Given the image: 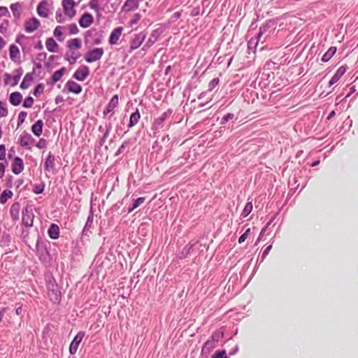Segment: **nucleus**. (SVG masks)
Here are the masks:
<instances>
[{
  "instance_id": "obj_1",
  "label": "nucleus",
  "mask_w": 358,
  "mask_h": 358,
  "mask_svg": "<svg viewBox=\"0 0 358 358\" xmlns=\"http://www.w3.org/2000/svg\"><path fill=\"white\" fill-rule=\"evenodd\" d=\"M62 5L64 15L69 20L73 18L76 15V2L74 0H62Z\"/></svg>"
},
{
  "instance_id": "obj_2",
  "label": "nucleus",
  "mask_w": 358,
  "mask_h": 358,
  "mask_svg": "<svg viewBox=\"0 0 358 358\" xmlns=\"http://www.w3.org/2000/svg\"><path fill=\"white\" fill-rule=\"evenodd\" d=\"M52 4L48 0L41 1L37 6L36 12L37 14L43 18L49 17L52 13Z\"/></svg>"
},
{
  "instance_id": "obj_3",
  "label": "nucleus",
  "mask_w": 358,
  "mask_h": 358,
  "mask_svg": "<svg viewBox=\"0 0 358 358\" xmlns=\"http://www.w3.org/2000/svg\"><path fill=\"white\" fill-rule=\"evenodd\" d=\"M104 53L103 49L101 48H96L87 51L85 56V59L88 63H92L99 60Z\"/></svg>"
},
{
  "instance_id": "obj_4",
  "label": "nucleus",
  "mask_w": 358,
  "mask_h": 358,
  "mask_svg": "<svg viewBox=\"0 0 358 358\" xmlns=\"http://www.w3.org/2000/svg\"><path fill=\"white\" fill-rule=\"evenodd\" d=\"M23 73L22 69H18L15 71V75L11 76L10 74L6 73L4 74V83L6 85H10L13 87L17 85L20 80V78Z\"/></svg>"
},
{
  "instance_id": "obj_5",
  "label": "nucleus",
  "mask_w": 358,
  "mask_h": 358,
  "mask_svg": "<svg viewBox=\"0 0 358 358\" xmlns=\"http://www.w3.org/2000/svg\"><path fill=\"white\" fill-rule=\"evenodd\" d=\"M40 26H41V22L36 17H32V18L28 19L24 23V31L29 34L32 33V32L35 31L36 30H37Z\"/></svg>"
},
{
  "instance_id": "obj_6",
  "label": "nucleus",
  "mask_w": 358,
  "mask_h": 358,
  "mask_svg": "<svg viewBox=\"0 0 358 358\" xmlns=\"http://www.w3.org/2000/svg\"><path fill=\"white\" fill-rule=\"evenodd\" d=\"M85 336V332L84 331H79L76 336L74 337L73 340L70 344L69 346V352L71 355H74L76 353L78 348L83 339Z\"/></svg>"
},
{
  "instance_id": "obj_7",
  "label": "nucleus",
  "mask_w": 358,
  "mask_h": 358,
  "mask_svg": "<svg viewBox=\"0 0 358 358\" xmlns=\"http://www.w3.org/2000/svg\"><path fill=\"white\" fill-rule=\"evenodd\" d=\"M90 75V69L85 65L80 66L74 73L73 77L78 80H85Z\"/></svg>"
},
{
  "instance_id": "obj_8",
  "label": "nucleus",
  "mask_w": 358,
  "mask_h": 358,
  "mask_svg": "<svg viewBox=\"0 0 358 358\" xmlns=\"http://www.w3.org/2000/svg\"><path fill=\"white\" fill-rule=\"evenodd\" d=\"M34 213L31 209L26 208L22 211V222L26 227H31L34 222Z\"/></svg>"
},
{
  "instance_id": "obj_9",
  "label": "nucleus",
  "mask_w": 358,
  "mask_h": 358,
  "mask_svg": "<svg viewBox=\"0 0 358 358\" xmlns=\"http://www.w3.org/2000/svg\"><path fill=\"white\" fill-rule=\"evenodd\" d=\"M145 38V36L142 33L135 35L134 38L130 41L129 52H131L138 48L144 41Z\"/></svg>"
},
{
  "instance_id": "obj_10",
  "label": "nucleus",
  "mask_w": 358,
  "mask_h": 358,
  "mask_svg": "<svg viewBox=\"0 0 358 358\" xmlns=\"http://www.w3.org/2000/svg\"><path fill=\"white\" fill-rule=\"evenodd\" d=\"M11 169L14 174L21 173L24 170L23 160L19 157H15L11 164Z\"/></svg>"
},
{
  "instance_id": "obj_11",
  "label": "nucleus",
  "mask_w": 358,
  "mask_h": 358,
  "mask_svg": "<svg viewBox=\"0 0 358 358\" xmlns=\"http://www.w3.org/2000/svg\"><path fill=\"white\" fill-rule=\"evenodd\" d=\"M94 22V17L92 14L89 13H83L78 22L82 28L86 29L89 27Z\"/></svg>"
},
{
  "instance_id": "obj_12",
  "label": "nucleus",
  "mask_w": 358,
  "mask_h": 358,
  "mask_svg": "<svg viewBox=\"0 0 358 358\" xmlns=\"http://www.w3.org/2000/svg\"><path fill=\"white\" fill-rule=\"evenodd\" d=\"M9 55L10 59L15 62V63H20L21 62V55H20V51L19 48L12 44L9 47Z\"/></svg>"
},
{
  "instance_id": "obj_13",
  "label": "nucleus",
  "mask_w": 358,
  "mask_h": 358,
  "mask_svg": "<svg viewBox=\"0 0 358 358\" xmlns=\"http://www.w3.org/2000/svg\"><path fill=\"white\" fill-rule=\"evenodd\" d=\"M123 31V27H119L113 30L110 33L108 42L110 45H116Z\"/></svg>"
},
{
  "instance_id": "obj_14",
  "label": "nucleus",
  "mask_w": 358,
  "mask_h": 358,
  "mask_svg": "<svg viewBox=\"0 0 358 358\" xmlns=\"http://www.w3.org/2000/svg\"><path fill=\"white\" fill-rule=\"evenodd\" d=\"M262 35L263 31H262V28H260L258 34L255 37L250 38L248 41V48L249 50H251L252 52H255L259 41H260Z\"/></svg>"
},
{
  "instance_id": "obj_15",
  "label": "nucleus",
  "mask_w": 358,
  "mask_h": 358,
  "mask_svg": "<svg viewBox=\"0 0 358 358\" xmlns=\"http://www.w3.org/2000/svg\"><path fill=\"white\" fill-rule=\"evenodd\" d=\"M119 102L118 95H114L110 102L106 106V108L103 110V114L106 115L109 113H111L114 110V109L117 106Z\"/></svg>"
},
{
  "instance_id": "obj_16",
  "label": "nucleus",
  "mask_w": 358,
  "mask_h": 358,
  "mask_svg": "<svg viewBox=\"0 0 358 358\" xmlns=\"http://www.w3.org/2000/svg\"><path fill=\"white\" fill-rule=\"evenodd\" d=\"M139 6V0H126L123 6L122 10L124 12H130L137 9Z\"/></svg>"
},
{
  "instance_id": "obj_17",
  "label": "nucleus",
  "mask_w": 358,
  "mask_h": 358,
  "mask_svg": "<svg viewBox=\"0 0 358 358\" xmlns=\"http://www.w3.org/2000/svg\"><path fill=\"white\" fill-rule=\"evenodd\" d=\"M66 86L69 92L76 94H80L83 90L82 87L79 84L73 80H69L66 83Z\"/></svg>"
},
{
  "instance_id": "obj_18",
  "label": "nucleus",
  "mask_w": 358,
  "mask_h": 358,
  "mask_svg": "<svg viewBox=\"0 0 358 358\" xmlns=\"http://www.w3.org/2000/svg\"><path fill=\"white\" fill-rule=\"evenodd\" d=\"M45 47L50 52H57L59 50V45L52 38L46 39Z\"/></svg>"
},
{
  "instance_id": "obj_19",
  "label": "nucleus",
  "mask_w": 358,
  "mask_h": 358,
  "mask_svg": "<svg viewBox=\"0 0 358 358\" xmlns=\"http://www.w3.org/2000/svg\"><path fill=\"white\" fill-rule=\"evenodd\" d=\"M345 71H346V69L345 66L339 67L337 69L336 73L334 75V76L329 80V85L331 86L334 84H335L336 83H337L340 80L341 76L345 73Z\"/></svg>"
},
{
  "instance_id": "obj_20",
  "label": "nucleus",
  "mask_w": 358,
  "mask_h": 358,
  "mask_svg": "<svg viewBox=\"0 0 358 358\" xmlns=\"http://www.w3.org/2000/svg\"><path fill=\"white\" fill-rule=\"evenodd\" d=\"M48 234L52 239H57L59 236V228L58 225L56 224H51L48 230Z\"/></svg>"
},
{
  "instance_id": "obj_21",
  "label": "nucleus",
  "mask_w": 358,
  "mask_h": 358,
  "mask_svg": "<svg viewBox=\"0 0 358 358\" xmlns=\"http://www.w3.org/2000/svg\"><path fill=\"white\" fill-rule=\"evenodd\" d=\"M66 46L69 50H79L82 46V43L79 38H73L67 41Z\"/></svg>"
},
{
  "instance_id": "obj_22",
  "label": "nucleus",
  "mask_w": 358,
  "mask_h": 358,
  "mask_svg": "<svg viewBox=\"0 0 358 358\" xmlns=\"http://www.w3.org/2000/svg\"><path fill=\"white\" fill-rule=\"evenodd\" d=\"M43 122L41 120H37L31 127V131L36 136H40L43 132Z\"/></svg>"
},
{
  "instance_id": "obj_23",
  "label": "nucleus",
  "mask_w": 358,
  "mask_h": 358,
  "mask_svg": "<svg viewBox=\"0 0 358 358\" xmlns=\"http://www.w3.org/2000/svg\"><path fill=\"white\" fill-rule=\"evenodd\" d=\"M22 96L18 92H15L10 94L9 101L10 103L15 106H18L22 102Z\"/></svg>"
},
{
  "instance_id": "obj_24",
  "label": "nucleus",
  "mask_w": 358,
  "mask_h": 358,
  "mask_svg": "<svg viewBox=\"0 0 358 358\" xmlns=\"http://www.w3.org/2000/svg\"><path fill=\"white\" fill-rule=\"evenodd\" d=\"M44 167L48 171H52L55 169V157L50 152H49L45 159Z\"/></svg>"
},
{
  "instance_id": "obj_25",
  "label": "nucleus",
  "mask_w": 358,
  "mask_h": 358,
  "mask_svg": "<svg viewBox=\"0 0 358 358\" xmlns=\"http://www.w3.org/2000/svg\"><path fill=\"white\" fill-rule=\"evenodd\" d=\"M33 76L31 73H27L23 80H22V82L21 83V85H20V88L22 89V90H25V89H27L30 87L32 81H33Z\"/></svg>"
},
{
  "instance_id": "obj_26",
  "label": "nucleus",
  "mask_w": 358,
  "mask_h": 358,
  "mask_svg": "<svg viewBox=\"0 0 358 358\" xmlns=\"http://www.w3.org/2000/svg\"><path fill=\"white\" fill-rule=\"evenodd\" d=\"M66 29L65 27L63 26H57L54 31H53V35L55 38H57V40L60 42L64 41V38L63 37L64 31Z\"/></svg>"
},
{
  "instance_id": "obj_27",
  "label": "nucleus",
  "mask_w": 358,
  "mask_h": 358,
  "mask_svg": "<svg viewBox=\"0 0 358 358\" xmlns=\"http://www.w3.org/2000/svg\"><path fill=\"white\" fill-rule=\"evenodd\" d=\"M48 294L53 303H58L60 301V292L57 289H49Z\"/></svg>"
},
{
  "instance_id": "obj_28",
  "label": "nucleus",
  "mask_w": 358,
  "mask_h": 358,
  "mask_svg": "<svg viewBox=\"0 0 358 358\" xmlns=\"http://www.w3.org/2000/svg\"><path fill=\"white\" fill-rule=\"evenodd\" d=\"M140 118L141 115L138 110L137 109L134 113H133L131 115L128 127L131 128L135 126L138 122Z\"/></svg>"
},
{
  "instance_id": "obj_29",
  "label": "nucleus",
  "mask_w": 358,
  "mask_h": 358,
  "mask_svg": "<svg viewBox=\"0 0 358 358\" xmlns=\"http://www.w3.org/2000/svg\"><path fill=\"white\" fill-rule=\"evenodd\" d=\"M336 47H330L329 50L323 55L322 57V61L323 62H328L336 53Z\"/></svg>"
},
{
  "instance_id": "obj_30",
  "label": "nucleus",
  "mask_w": 358,
  "mask_h": 358,
  "mask_svg": "<svg viewBox=\"0 0 358 358\" xmlns=\"http://www.w3.org/2000/svg\"><path fill=\"white\" fill-rule=\"evenodd\" d=\"M66 71V69L64 67L60 69L58 71H56L52 76V80L53 83H57V81H59L62 78V77L64 75Z\"/></svg>"
},
{
  "instance_id": "obj_31",
  "label": "nucleus",
  "mask_w": 358,
  "mask_h": 358,
  "mask_svg": "<svg viewBox=\"0 0 358 358\" xmlns=\"http://www.w3.org/2000/svg\"><path fill=\"white\" fill-rule=\"evenodd\" d=\"M13 195V194L10 190H4L0 195V203L4 204Z\"/></svg>"
},
{
  "instance_id": "obj_32",
  "label": "nucleus",
  "mask_w": 358,
  "mask_h": 358,
  "mask_svg": "<svg viewBox=\"0 0 358 358\" xmlns=\"http://www.w3.org/2000/svg\"><path fill=\"white\" fill-rule=\"evenodd\" d=\"M252 210V201H249L246 203L245 206V208H243L241 216L243 217H246Z\"/></svg>"
},
{
  "instance_id": "obj_33",
  "label": "nucleus",
  "mask_w": 358,
  "mask_h": 358,
  "mask_svg": "<svg viewBox=\"0 0 358 358\" xmlns=\"http://www.w3.org/2000/svg\"><path fill=\"white\" fill-rule=\"evenodd\" d=\"M145 200V197H139L137 199L134 201L133 206L131 208L129 209V213L132 212L134 209L138 208L140 205L144 203Z\"/></svg>"
},
{
  "instance_id": "obj_34",
  "label": "nucleus",
  "mask_w": 358,
  "mask_h": 358,
  "mask_svg": "<svg viewBox=\"0 0 358 358\" xmlns=\"http://www.w3.org/2000/svg\"><path fill=\"white\" fill-rule=\"evenodd\" d=\"M89 6L96 13H99L100 10V5L99 0H90L89 1Z\"/></svg>"
},
{
  "instance_id": "obj_35",
  "label": "nucleus",
  "mask_w": 358,
  "mask_h": 358,
  "mask_svg": "<svg viewBox=\"0 0 358 358\" xmlns=\"http://www.w3.org/2000/svg\"><path fill=\"white\" fill-rule=\"evenodd\" d=\"M65 27L68 29L69 34L71 35L77 34L79 31V29L75 23L70 24Z\"/></svg>"
},
{
  "instance_id": "obj_36",
  "label": "nucleus",
  "mask_w": 358,
  "mask_h": 358,
  "mask_svg": "<svg viewBox=\"0 0 358 358\" xmlns=\"http://www.w3.org/2000/svg\"><path fill=\"white\" fill-rule=\"evenodd\" d=\"M31 138V137L29 134H25L24 136H22L20 141V145L22 146L29 145L30 144Z\"/></svg>"
},
{
  "instance_id": "obj_37",
  "label": "nucleus",
  "mask_w": 358,
  "mask_h": 358,
  "mask_svg": "<svg viewBox=\"0 0 358 358\" xmlns=\"http://www.w3.org/2000/svg\"><path fill=\"white\" fill-rule=\"evenodd\" d=\"M10 10H12L14 16L20 15V9L21 8V5L19 3H12L10 6Z\"/></svg>"
},
{
  "instance_id": "obj_38",
  "label": "nucleus",
  "mask_w": 358,
  "mask_h": 358,
  "mask_svg": "<svg viewBox=\"0 0 358 358\" xmlns=\"http://www.w3.org/2000/svg\"><path fill=\"white\" fill-rule=\"evenodd\" d=\"M45 184H35L33 187V192L36 194H41L44 191Z\"/></svg>"
},
{
  "instance_id": "obj_39",
  "label": "nucleus",
  "mask_w": 358,
  "mask_h": 358,
  "mask_svg": "<svg viewBox=\"0 0 358 358\" xmlns=\"http://www.w3.org/2000/svg\"><path fill=\"white\" fill-rule=\"evenodd\" d=\"M19 208L20 206L17 203L13 204L10 208V214L13 216L15 219H17L18 217Z\"/></svg>"
},
{
  "instance_id": "obj_40",
  "label": "nucleus",
  "mask_w": 358,
  "mask_h": 358,
  "mask_svg": "<svg viewBox=\"0 0 358 358\" xmlns=\"http://www.w3.org/2000/svg\"><path fill=\"white\" fill-rule=\"evenodd\" d=\"M219 82H220V80L218 78H213L209 83H208V90L211 91L213 90V89H215L217 85L219 84Z\"/></svg>"
},
{
  "instance_id": "obj_41",
  "label": "nucleus",
  "mask_w": 358,
  "mask_h": 358,
  "mask_svg": "<svg viewBox=\"0 0 358 358\" xmlns=\"http://www.w3.org/2000/svg\"><path fill=\"white\" fill-rule=\"evenodd\" d=\"M8 115V109L6 105L0 101V117H4Z\"/></svg>"
},
{
  "instance_id": "obj_42",
  "label": "nucleus",
  "mask_w": 358,
  "mask_h": 358,
  "mask_svg": "<svg viewBox=\"0 0 358 358\" xmlns=\"http://www.w3.org/2000/svg\"><path fill=\"white\" fill-rule=\"evenodd\" d=\"M34 101V99L31 96H28L24 101L23 106L24 108H29L32 107Z\"/></svg>"
},
{
  "instance_id": "obj_43",
  "label": "nucleus",
  "mask_w": 358,
  "mask_h": 358,
  "mask_svg": "<svg viewBox=\"0 0 358 358\" xmlns=\"http://www.w3.org/2000/svg\"><path fill=\"white\" fill-rule=\"evenodd\" d=\"M64 14L63 15L61 12H57L55 15V20L57 23H64L66 21Z\"/></svg>"
},
{
  "instance_id": "obj_44",
  "label": "nucleus",
  "mask_w": 358,
  "mask_h": 358,
  "mask_svg": "<svg viewBox=\"0 0 358 358\" xmlns=\"http://www.w3.org/2000/svg\"><path fill=\"white\" fill-rule=\"evenodd\" d=\"M250 234V229H248L238 238V243H243Z\"/></svg>"
},
{
  "instance_id": "obj_45",
  "label": "nucleus",
  "mask_w": 358,
  "mask_h": 358,
  "mask_svg": "<svg viewBox=\"0 0 358 358\" xmlns=\"http://www.w3.org/2000/svg\"><path fill=\"white\" fill-rule=\"evenodd\" d=\"M10 13L7 7L0 6V17L9 16Z\"/></svg>"
},
{
  "instance_id": "obj_46",
  "label": "nucleus",
  "mask_w": 358,
  "mask_h": 358,
  "mask_svg": "<svg viewBox=\"0 0 358 358\" xmlns=\"http://www.w3.org/2000/svg\"><path fill=\"white\" fill-rule=\"evenodd\" d=\"M66 57H68V62L70 64H74L76 62L77 59L80 57V54H76L75 56H69L68 53H66Z\"/></svg>"
},
{
  "instance_id": "obj_47",
  "label": "nucleus",
  "mask_w": 358,
  "mask_h": 358,
  "mask_svg": "<svg viewBox=\"0 0 358 358\" xmlns=\"http://www.w3.org/2000/svg\"><path fill=\"white\" fill-rule=\"evenodd\" d=\"M27 115V113L25 111H21L18 115V123L22 124L24 122Z\"/></svg>"
},
{
  "instance_id": "obj_48",
  "label": "nucleus",
  "mask_w": 358,
  "mask_h": 358,
  "mask_svg": "<svg viewBox=\"0 0 358 358\" xmlns=\"http://www.w3.org/2000/svg\"><path fill=\"white\" fill-rule=\"evenodd\" d=\"M213 358H227V353L224 350L216 352L212 357Z\"/></svg>"
},
{
  "instance_id": "obj_49",
  "label": "nucleus",
  "mask_w": 358,
  "mask_h": 358,
  "mask_svg": "<svg viewBox=\"0 0 358 358\" xmlns=\"http://www.w3.org/2000/svg\"><path fill=\"white\" fill-rule=\"evenodd\" d=\"M6 158V147L4 145H0V160Z\"/></svg>"
},
{
  "instance_id": "obj_50",
  "label": "nucleus",
  "mask_w": 358,
  "mask_h": 358,
  "mask_svg": "<svg viewBox=\"0 0 358 358\" xmlns=\"http://www.w3.org/2000/svg\"><path fill=\"white\" fill-rule=\"evenodd\" d=\"M234 117V114L233 113H227V115H225L222 119V121H221V123L222 124H224V123H226L227 122H228L229 120L233 119Z\"/></svg>"
},
{
  "instance_id": "obj_51",
  "label": "nucleus",
  "mask_w": 358,
  "mask_h": 358,
  "mask_svg": "<svg viewBox=\"0 0 358 358\" xmlns=\"http://www.w3.org/2000/svg\"><path fill=\"white\" fill-rule=\"evenodd\" d=\"M43 86L42 84L38 85L34 90V95L37 96L38 94L43 90Z\"/></svg>"
},
{
  "instance_id": "obj_52",
  "label": "nucleus",
  "mask_w": 358,
  "mask_h": 358,
  "mask_svg": "<svg viewBox=\"0 0 358 358\" xmlns=\"http://www.w3.org/2000/svg\"><path fill=\"white\" fill-rule=\"evenodd\" d=\"M8 24V21H6L0 24V32L1 34H5L6 32Z\"/></svg>"
},
{
  "instance_id": "obj_53",
  "label": "nucleus",
  "mask_w": 358,
  "mask_h": 358,
  "mask_svg": "<svg viewBox=\"0 0 358 358\" xmlns=\"http://www.w3.org/2000/svg\"><path fill=\"white\" fill-rule=\"evenodd\" d=\"M6 165L0 162V178H2L5 174Z\"/></svg>"
},
{
  "instance_id": "obj_54",
  "label": "nucleus",
  "mask_w": 358,
  "mask_h": 358,
  "mask_svg": "<svg viewBox=\"0 0 358 358\" xmlns=\"http://www.w3.org/2000/svg\"><path fill=\"white\" fill-rule=\"evenodd\" d=\"M141 17V15L139 13H136L134 15V18L131 20V24H136Z\"/></svg>"
},
{
  "instance_id": "obj_55",
  "label": "nucleus",
  "mask_w": 358,
  "mask_h": 358,
  "mask_svg": "<svg viewBox=\"0 0 358 358\" xmlns=\"http://www.w3.org/2000/svg\"><path fill=\"white\" fill-rule=\"evenodd\" d=\"M6 43L4 39L0 36V50H1L6 45Z\"/></svg>"
},
{
  "instance_id": "obj_56",
  "label": "nucleus",
  "mask_w": 358,
  "mask_h": 358,
  "mask_svg": "<svg viewBox=\"0 0 358 358\" xmlns=\"http://www.w3.org/2000/svg\"><path fill=\"white\" fill-rule=\"evenodd\" d=\"M271 248H272V245H270L268 247H266V248L264 250V251L263 252V257L266 256L268 254V252H270V250H271Z\"/></svg>"
},
{
  "instance_id": "obj_57",
  "label": "nucleus",
  "mask_w": 358,
  "mask_h": 358,
  "mask_svg": "<svg viewBox=\"0 0 358 358\" xmlns=\"http://www.w3.org/2000/svg\"><path fill=\"white\" fill-rule=\"evenodd\" d=\"M22 311V306H20L16 308L15 313H16L17 315H21Z\"/></svg>"
},
{
  "instance_id": "obj_58",
  "label": "nucleus",
  "mask_w": 358,
  "mask_h": 358,
  "mask_svg": "<svg viewBox=\"0 0 358 358\" xmlns=\"http://www.w3.org/2000/svg\"><path fill=\"white\" fill-rule=\"evenodd\" d=\"M7 308H3L1 311H0V322L3 320V317L4 316V313L6 310Z\"/></svg>"
},
{
  "instance_id": "obj_59",
  "label": "nucleus",
  "mask_w": 358,
  "mask_h": 358,
  "mask_svg": "<svg viewBox=\"0 0 358 358\" xmlns=\"http://www.w3.org/2000/svg\"><path fill=\"white\" fill-rule=\"evenodd\" d=\"M24 38V35H21V36H18L17 38H16V40L15 41L18 43H20V41H22V38Z\"/></svg>"
},
{
  "instance_id": "obj_60",
  "label": "nucleus",
  "mask_w": 358,
  "mask_h": 358,
  "mask_svg": "<svg viewBox=\"0 0 358 358\" xmlns=\"http://www.w3.org/2000/svg\"><path fill=\"white\" fill-rule=\"evenodd\" d=\"M35 48H36V49H38V50H41V49H43V45H42L41 42V41H39V42L38 43V44L36 45V47H35Z\"/></svg>"
},
{
  "instance_id": "obj_61",
  "label": "nucleus",
  "mask_w": 358,
  "mask_h": 358,
  "mask_svg": "<svg viewBox=\"0 0 358 358\" xmlns=\"http://www.w3.org/2000/svg\"><path fill=\"white\" fill-rule=\"evenodd\" d=\"M219 336H220L219 334L215 333V334H213V336H212V338H213V340H217V339H218Z\"/></svg>"
},
{
  "instance_id": "obj_62",
  "label": "nucleus",
  "mask_w": 358,
  "mask_h": 358,
  "mask_svg": "<svg viewBox=\"0 0 358 358\" xmlns=\"http://www.w3.org/2000/svg\"><path fill=\"white\" fill-rule=\"evenodd\" d=\"M71 52L69 55V56H75L76 54H79V52H76L75 50H70Z\"/></svg>"
},
{
  "instance_id": "obj_63",
  "label": "nucleus",
  "mask_w": 358,
  "mask_h": 358,
  "mask_svg": "<svg viewBox=\"0 0 358 358\" xmlns=\"http://www.w3.org/2000/svg\"><path fill=\"white\" fill-rule=\"evenodd\" d=\"M13 323H14V322H13V321H11V320H9L8 321V323L6 324V326H10V325H12Z\"/></svg>"
},
{
  "instance_id": "obj_64",
  "label": "nucleus",
  "mask_w": 358,
  "mask_h": 358,
  "mask_svg": "<svg viewBox=\"0 0 358 358\" xmlns=\"http://www.w3.org/2000/svg\"><path fill=\"white\" fill-rule=\"evenodd\" d=\"M210 343V341H207L205 343V345L207 346Z\"/></svg>"
}]
</instances>
